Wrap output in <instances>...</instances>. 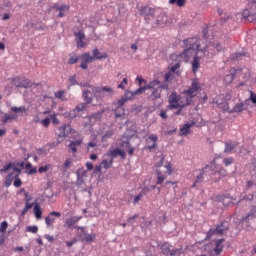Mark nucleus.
<instances>
[{
    "label": "nucleus",
    "instance_id": "f257e3e1",
    "mask_svg": "<svg viewBox=\"0 0 256 256\" xmlns=\"http://www.w3.org/2000/svg\"><path fill=\"white\" fill-rule=\"evenodd\" d=\"M201 90H202V87H201L200 83L196 79H194L191 83V86L188 89L183 91V94L186 99V104H184V105L179 104L178 110L182 111V109L185 106L191 105L192 99L195 98L197 96V93L200 92Z\"/></svg>",
    "mask_w": 256,
    "mask_h": 256
},
{
    "label": "nucleus",
    "instance_id": "f03ea898",
    "mask_svg": "<svg viewBox=\"0 0 256 256\" xmlns=\"http://www.w3.org/2000/svg\"><path fill=\"white\" fill-rule=\"evenodd\" d=\"M182 47L200 51L202 53V56H205L207 53V46L201 47L200 38L198 37H190L188 39L183 40Z\"/></svg>",
    "mask_w": 256,
    "mask_h": 256
},
{
    "label": "nucleus",
    "instance_id": "7ed1b4c3",
    "mask_svg": "<svg viewBox=\"0 0 256 256\" xmlns=\"http://www.w3.org/2000/svg\"><path fill=\"white\" fill-rule=\"evenodd\" d=\"M66 227L67 229H78V231H80L79 239L81 243H86L87 245H90V243H94L96 239V234L95 233L88 234L83 226L67 225Z\"/></svg>",
    "mask_w": 256,
    "mask_h": 256
},
{
    "label": "nucleus",
    "instance_id": "20e7f679",
    "mask_svg": "<svg viewBox=\"0 0 256 256\" xmlns=\"http://www.w3.org/2000/svg\"><path fill=\"white\" fill-rule=\"evenodd\" d=\"M11 83L15 86V88L20 89H29L33 86H40V83H33L31 80L25 77H14L10 79Z\"/></svg>",
    "mask_w": 256,
    "mask_h": 256
},
{
    "label": "nucleus",
    "instance_id": "39448f33",
    "mask_svg": "<svg viewBox=\"0 0 256 256\" xmlns=\"http://www.w3.org/2000/svg\"><path fill=\"white\" fill-rule=\"evenodd\" d=\"M139 14L144 17L147 24H150L156 18V9L145 5L139 9Z\"/></svg>",
    "mask_w": 256,
    "mask_h": 256
},
{
    "label": "nucleus",
    "instance_id": "423d86ee",
    "mask_svg": "<svg viewBox=\"0 0 256 256\" xmlns=\"http://www.w3.org/2000/svg\"><path fill=\"white\" fill-rule=\"evenodd\" d=\"M213 103L222 110L223 113L229 112V100L224 94H220L213 99Z\"/></svg>",
    "mask_w": 256,
    "mask_h": 256
},
{
    "label": "nucleus",
    "instance_id": "0eeeda50",
    "mask_svg": "<svg viewBox=\"0 0 256 256\" xmlns=\"http://www.w3.org/2000/svg\"><path fill=\"white\" fill-rule=\"evenodd\" d=\"M214 167H216L215 159L209 165H206L204 168H202L200 170V174L196 177V180L194 181L193 185L191 186V189H195L197 184H200L204 180L203 175L205 173H207L208 171H212L214 169Z\"/></svg>",
    "mask_w": 256,
    "mask_h": 256
},
{
    "label": "nucleus",
    "instance_id": "6e6552de",
    "mask_svg": "<svg viewBox=\"0 0 256 256\" xmlns=\"http://www.w3.org/2000/svg\"><path fill=\"white\" fill-rule=\"evenodd\" d=\"M14 179V183H13ZM13 183L14 187H21L23 184V181H21V178H19V174H15V172H10L6 177H5V187H11V184Z\"/></svg>",
    "mask_w": 256,
    "mask_h": 256
},
{
    "label": "nucleus",
    "instance_id": "1a4fd4ad",
    "mask_svg": "<svg viewBox=\"0 0 256 256\" xmlns=\"http://www.w3.org/2000/svg\"><path fill=\"white\" fill-rule=\"evenodd\" d=\"M248 7L250 8V11H244L243 17L249 22H254L256 21V0H250Z\"/></svg>",
    "mask_w": 256,
    "mask_h": 256
},
{
    "label": "nucleus",
    "instance_id": "9d476101",
    "mask_svg": "<svg viewBox=\"0 0 256 256\" xmlns=\"http://www.w3.org/2000/svg\"><path fill=\"white\" fill-rule=\"evenodd\" d=\"M215 247L207 251L208 255H216L219 256L223 253L225 238L214 239Z\"/></svg>",
    "mask_w": 256,
    "mask_h": 256
},
{
    "label": "nucleus",
    "instance_id": "9b49d317",
    "mask_svg": "<svg viewBox=\"0 0 256 256\" xmlns=\"http://www.w3.org/2000/svg\"><path fill=\"white\" fill-rule=\"evenodd\" d=\"M171 244L165 246L162 244L161 246V253L165 256H180L182 254V248L170 249Z\"/></svg>",
    "mask_w": 256,
    "mask_h": 256
},
{
    "label": "nucleus",
    "instance_id": "f8f14e48",
    "mask_svg": "<svg viewBox=\"0 0 256 256\" xmlns=\"http://www.w3.org/2000/svg\"><path fill=\"white\" fill-rule=\"evenodd\" d=\"M128 100L123 95L119 100H117L114 105L116 106L115 110V117L120 118L125 115V110L122 108V106L127 102Z\"/></svg>",
    "mask_w": 256,
    "mask_h": 256
},
{
    "label": "nucleus",
    "instance_id": "ddd939ff",
    "mask_svg": "<svg viewBox=\"0 0 256 256\" xmlns=\"http://www.w3.org/2000/svg\"><path fill=\"white\" fill-rule=\"evenodd\" d=\"M81 59L80 68L86 70L88 68V64L94 61V58L90 55V53H83L79 56Z\"/></svg>",
    "mask_w": 256,
    "mask_h": 256
},
{
    "label": "nucleus",
    "instance_id": "4468645a",
    "mask_svg": "<svg viewBox=\"0 0 256 256\" xmlns=\"http://www.w3.org/2000/svg\"><path fill=\"white\" fill-rule=\"evenodd\" d=\"M168 101H169V108L170 109H177L179 107L180 96L176 92H173L169 96Z\"/></svg>",
    "mask_w": 256,
    "mask_h": 256
},
{
    "label": "nucleus",
    "instance_id": "2eb2a0df",
    "mask_svg": "<svg viewBox=\"0 0 256 256\" xmlns=\"http://www.w3.org/2000/svg\"><path fill=\"white\" fill-rule=\"evenodd\" d=\"M134 136V134H129L128 132H125L123 136L120 139V146L124 149L130 148V140Z\"/></svg>",
    "mask_w": 256,
    "mask_h": 256
},
{
    "label": "nucleus",
    "instance_id": "dca6fc26",
    "mask_svg": "<svg viewBox=\"0 0 256 256\" xmlns=\"http://www.w3.org/2000/svg\"><path fill=\"white\" fill-rule=\"evenodd\" d=\"M86 110H87V103H80L69 113V117L71 119H74V118L77 117V115L80 112H83V111H86Z\"/></svg>",
    "mask_w": 256,
    "mask_h": 256
},
{
    "label": "nucleus",
    "instance_id": "f3484780",
    "mask_svg": "<svg viewBox=\"0 0 256 256\" xmlns=\"http://www.w3.org/2000/svg\"><path fill=\"white\" fill-rule=\"evenodd\" d=\"M248 105H249V100H245V101L242 102V103L236 104V105L233 107V109H231V110L228 111V113H229V114L241 113V112H243L244 110L247 109L246 106H248Z\"/></svg>",
    "mask_w": 256,
    "mask_h": 256
},
{
    "label": "nucleus",
    "instance_id": "a211bd4d",
    "mask_svg": "<svg viewBox=\"0 0 256 256\" xmlns=\"http://www.w3.org/2000/svg\"><path fill=\"white\" fill-rule=\"evenodd\" d=\"M185 50L181 53V56L186 59V61L190 60L192 57H196V55H199L201 53L197 49H191V48H184Z\"/></svg>",
    "mask_w": 256,
    "mask_h": 256
},
{
    "label": "nucleus",
    "instance_id": "6ab92c4d",
    "mask_svg": "<svg viewBox=\"0 0 256 256\" xmlns=\"http://www.w3.org/2000/svg\"><path fill=\"white\" fill-rule=\"evenodd\" d=\"M61 213L52 211L48 214V216L45 218L46 225H52L57 221V219H60Z\"/></svg>",
    "mask_w": 256,
    "mask_h": 256
},
{
    "label": "nucleus",
    "instance_id": "aec40b11",
    "mask_svg": "<svg viewBox=\"0 0 256 256\" xmlns=\"http://www.w3.org/2000/svg\"><path fill=\"white\" fill-rule=\"evenodd\" d=\"M103 111H98L96 113H92L91 115L87 116L89 124L94 125L95 122H100L102 120Z\"/></svg>",
    "mask_w": 256,
    "mask_h": 256
},
{
    "label": "nucleus",
    "instance_id": "412c9836",
    "mask_svg": "<svg viewBox=\"0 0 256 256\" xmlns=\"http://www.w3.org/2000/svg\"><path fill=\"white\" fill-rule=\"evenodd\" d=\"M59 134L58 137H67L69 133H71V126L69 124H63L62 126L58 127Z\"/></svg>",
    "mask_w": 256,
    "mask_h": 256
},
{
    "label": "nucleus",
    "instance_id": "4be33fe9",
    "mask_svg": "<svg viewBox=\"0 0 256 256\" xmlns=\"http://www.w3.org/2000/svg\"><path fill=\"white\" fill-rule=\"evenodd\" d=\"M217 199L220 203H223L225 207H229L230 203H232L233 197H231L230 194H222L217 196Z\"/></svg>",
    "mask_w": 256,
    "mask_h": 256
},
{
    "label": "nucleus",
    "instance_id": "5701e85b",
    "mask_svg": "<svg viewBox=\"0 0 256 256\" xmlns=\"http://www.w3.org/2000/svg\"><path fill=\"white\" fill-rule=\"evenodd\" d=\"M215 167L212 169V173H210L209 175H219V178H216L214 180V182H219L222 178L226 177L228 175V172L224 169V168H220L218 171H214Z\"/></svg>",
    "mask_w": 256,
    "mask_h": 256
},
{
    "label": "nucleus",
    "instance_id": "b1692460",
    "mask_svg": "<svg viewBox=\"0 0 256 256\" xmlns=\"http://www.w3.org/2000/svg\"><path fill=\"white\" fill-rule=\"evenodd\" d=\"M254 217H256V206L253 207V209L251 210V213H249L246 217L240 219V223L242 225L244 224L248 225L250 219H254Z\"/></svg>",
    "mask_w": 256,
    "mask_h": 256
},
{
    "label": "nucleus",
    "instance_id": "393cba45",
    "mask_svg": "<svg viewBox=\"0 0 256 256\" xmlns=\"http://www.w3.org/2000/svg\"><path fill=\"white\" fill-rule=\"evenodd\" d=\"M110 155H111V158H116L117 156H120L122 159L126 158V153L120 148H115L111 150Z\"/></svg>",
    "mask_w": 256,
    "mask_h": 256
},
{
    "label": "nucleus",
    "instance_id": "a878e982",
    "mask_svg": "<svg viewBox=\"0 0 256 256\" xmlns=\"http://www.w3.org/2000/svg\"><path fill=\"white\" fill-rule=\"evenodd\" d=\"M92 54L93 56H91V58H93V61L106 59L108 57L106 53L100 54V51L97 48L92 51Z\"/></svg>",
    "mask_w": 256,
    "mask_h": 256
},
{
    "label": "nucleus",
    "instance_id": "bb28decb",
    "mask_svg": "<svg viewBox=\"0 0 256 256\" xmlns=\"http://www.w3.org/2000/svg\"><path fill=\"white\" fill-rule=\"evenodd\" d=\"M77 175V183L81 185L83 183V178L87 175V171L84 170L83 168H80L76 171Z\"/></svg>",
    "mask_w": 256,
    "mask_h": 256
},
{
    "label": "nucleus",
    "instance_id": "cd10ccee",
    "mask_svg": "<svg viewBox=\"0 0 256 256\" xmlns=\"http://www.w3.org/2000/svg\"><path fill=\"white\" fill-rule=\"evenodd\" d=\"M202 56L196 55L192 61V72L196 73L200 68V59Z\"/></svg>",
    "mask_w": 256,
    "mask_h": 256
},
{
    "label": "nucleus",
    "instance_id": "c85d7f7f",
    "mask_svg": "<svg viewBox=\"0 0 256 256\" xmlns=\"http://www.w3.org/2000/svg\"><path fill=\"white\" fill-rule=\"evenodd\" d=\"M108 92V93H112L113 92V89L108 87V86H104V87H95L94 88V94L97 95V94H101L102 92Z\"/></svg>",
    "mask_w": 256,
    "mask_h": 256
},
{
    "label": "nucleus",
    "instance_id": "c756f323",
    "mask_svg": "<svg viewBox=\"0 0 256 256\" xmlns=\"http://www.w3.org/2000/svg\"><path fill=\"white\" fill-rule=\"evenodd\" d=\"M161 93H162L161 89L157 87L156 89H153V90H152V93H151V95L149 96V98H150L152 101H155V100H157V99H159V98L161 97Z\"/></svg>",
    "mask_w": 256,
    "mask_h": 256
},
{
    "label": "nucleus",
    "instance_id": "7c9ffc66",
    "mask_svg": "<svg viewBox=\"0 0 256 256\" xmlns=\"http://www.w3.org/2000/svg\"><path fill=\"white\" fill-rule=\"evenodd\" d=\"M79 40L77 41V45L79 47H84L85 43L83 42V39L85 38V35L82 31H79L78 33L74 34Z\"/></svg>",
    "mask_w": 256,
    "mask_h": 256
},
{
    "label": "nucleus",
    "instance_id": "2f4dec72",
    "mask_svg": "<svg viewBox=\"0 0 256 256\" xmlns=\"http://www.w3.org/2000/svg\"><path fill=\"white\" fill-rule=\"evenodd\" d=\"M193 126L191 123H186L180 128V135H188L190 133V128Z\"/></svg>",
    "mask_w": 256,
    "mask_h": 256
},
{
    "label": "nucleus",
    "instance_id": "473e14b6",
    "mask_svg": "<svg viewBox=\"0 0 256 256\" xmlns=\"http://www.w3.org/2000/svg\"><path fill=\"white\" fill-rule=\"evenodd\" d=\"M242 57H248V54L246 52H237V53H233L230 56V59L235 61V60H240L242 59Z\"/></svg>",
    "mask_w": 256,
    "mask_h": 256
},
{
    "label": "nucleus",
    "instance_id": "72a5a7b5",
    "mask_svg": "<svg viewBox=\"0 0 256 256\" xmlns=\"http://www.w3.org/2000/svg\"><path fill=\"white\" fill-rule=\"evenodd\" d=\"M29 201H31V199H26L25 207L21 211L22 216L27 215V211H29V209H33V203H29Z\"/></svg>",
    "mask_w": 256,
    "mask_h": 256
},
{
    "label": "nucleus",
    "instance_id": "f704fd0d",
    "mask_svg": "<svg viewBox=\"0 0 256 256\" xmlns=\"http://www.w3.org/2000/svg\"><path fill=\"white\" fill-rule=\"evenodd\" d=\"M82 144V140H76V141H72L69 144V149L72 150V152H77V147L80 146Z\"/></svg>",
    "mask_w": 256,
    "mask_h": 256
},
{
    "label": "nucleus",
    "instance_id": "c9c22d12",
    "mask_svg": "<svg viewBox=\"0 0 256 256\" xmlns=\"http://www.w3.org/2000/svg\"><path fill=\"white\" fill-rule=\"evenodd\" d=\"M238 145L237 142L231 143V142H225V153H231L232 150Z\"/></svg>",
    "mask_w": 256,
    "mask_h": 256
},
{
    "label": "nucleus",
    "instance_id": "e433bc0d",
    "mask_svg": "<svg viewBox=\"0 0 256 256\" xmlns=\"http://www.w3.org/2000/svg\"><path fill=\"white\" fill-rule=\"evenodd\" d=\"M70 9L69 5H61L59 11V14L57 15L58 18H62L65 16V12H68Z\"/></svg>",
    "mask_w": 256,
    "mask_h": 256
},
{
    "label": "nucleus",
    "instance_id": "4c0bfd02",
    "mask_svg": "<svg viewBox=\"0 0 256 256\" xmlns=\"http://www.w3.org/2000/svg\"><path fill=\"white\" fill-rule=\"evenodd\" d=\"M160 85L159 80H153L145 85L146 89H152L155 90Z\"/></svg>",
    "mask_w": 256,
    "mask_h": 256
},
{
    "label": "nucleus",
    "instance_id": "58836bf2",
    "mask_svg": "<svg viewBox=\"0 0 256 256\" xmlns=\"http://www.w3.org/2000/svg\"><path fill=\"white\" fill-rule=\"evenodd\" d=\"M213 235H216V229H212L210 228L209 231L206 234L205 239H203L202 241H199L197 243H204V241H208V239H211L213 237Z\"/></svg>",
    "mask_w": 256,
    "mask_h": 256
},
{
    "label": "nucleus",
    "instance_id": "ea45409f",
    "mask_svg": "<svg viewBox=\"0 0 256 256\" xmlns=\"http://www.w3.org/2000/svg\"><path fill=\"white\" fill-rule=\"evenodd\" d=\"M33 211H34V215H35L36 219H41V217H42V210H41L39 204H35L34 205Z\"/></svg>",
    "mask_w": 256,
    "mask_h": 256
},
{
    "label": "nucleus",
    "instance_id": "a19ab883",
    "mask_svg": "<svg viewBox=\"0 0 256 256\" xmlns=\"http://www.w3.org/2000/svg\"><path fill=\"white\" fill-rule=\"evenodd\" d=\"M89 94H90V91L89 90H84L83 91V98H84V101H85V104H90L92 102V98L89 97Z\"/></svg>",
    "mask_w": 256,
    "mask_h": 256
},
{
    "label": "nucleus",
    "instance_id": "79ce46f5",
    "mask_svg": "<svg viewBox=\"0 0 256 256\" xmlns=\"http://www.w3.org/2000/svg\"><path fill=\"white\" fill-rule=\"evenodd\" d=\"M235 76H236V72L234 71V73L226 75L224 78V81L226 82V84H231L235 79Z\"/></svg>",
    "mask_w": 256,
    "mask_h": 256
},
{
    "label": "nucleus",
    "instance_id": "37998d69",
    "mask_svg": "<svg viewBox=\"0 0 256 256\" xmlns=\"http://www.w3.org/2000/svg\"><path fill=\"white\" fill-rule=\"evenodd\" d=\"M80 218H77L76 216H71L66 219L65 225H74V223H77Z\"/></svg>",
    "mask_w": 256,
    "mask_h": 256
},
{
    "label": "nucleus",
    "instance_id": "c03bdc74",
    "mask_svg": "<svg viewBox=\"0 0 256 256\" xmlns=\"http://www.w3.org/2000/svg\"><path fill=\"white\" fill-rule=\"evenodd\" d=\"M123 96H125L127 101H129V100H133L136 95L134 94V91L126 90Z\"/></svg>",
    "mask_w": 256,
    "mask_h": 256
},
{
    "label": "nucleus",
    "instance_id": "a18cd8bd",
    "mask_svg": "<svg viewBox=\"0 0 256 256\" xmlns=\"http://www.w3.org/2000/svg\"><path fill=\"white\" fill-rule=\"evenodd\" d=\"M114 134V131L113 130H109L107 131L101 138V141L102 142H106L109 138L112 137V135Z\"/></svg>",
    "mask_w": 256,
    "mask_h": 256
},
{
    "label": "nucleus",
    "instance_id": "49530a36",
    "mask_svg": "<svg viewBox=\"0 0 256 256\" xmlns=\"http://www.w3.org/2000/svg\"><path fill=\"white\" fill-rule=\"evenodd\" d=\"M187 0H169V3L174 5L176 4L178 7H183Z\"/></svg>",
    "mask_w": 256,
    "mask_h": 256
},
{
    "label": "nucleus",
    "instance_id": "de8ad7c7",
    "mask_svg": "<svg viewBox=\"0 0 256 256\" xmlns=\"http://www.w3.org/2000/svg\"><path fill=\"white\" fill-rule=\"evenodd\" d=\"M15 163L14 162H9L7 165H5L2 169H0V173H6L9 171V169H13Z\"/></svg>",
    "mask_w": 256,
    "mask_h": 256
},
{
    "label": "nucleus",
    "instance_id": "09e8293b",
    "mask_svg": "<svg viewBox=\"0 0 256 256\" xmlns=\"http://www.w3.org/2000/svg\"><path fill=\"white\" fill-rule=\"evenodd\" d=\"M69 85H68V89L71 87V86H75V85H78V82L76 80V75H72L69 77Z\"/></svg>",
    "mask_w": 256,
    "mask_h": 256
},
{
    "label": "nucleus",
    "instance_id": "8fccbe9b",
    "mask_svg": "<svg viewBox=\"0 0 256 256\" xmlns=\"http://www.w3.org/2000/svg\"><path fill=\"white\" fill-rule=\"evenodd\" d=\"M26 231L28 233H37V231H39V227H37V225H32V226H26Z\"/></svg>",
    "mask_w": 256,
    "mask_h": 256
},
{
    "label": "nucleus",
    "instance_id": "3c124183",
    "mask_svg": "<svg viewBox=\"0 0 256 256\" xmlns=\"http://www.w3.org/2000/svg\"><path fill=\"white\" fill-rule=\"evenodd\" d=\"M222 227H224V225H217L215 228L216 235H219L220 237H223V235L225 233L224 229Z\"/></svg>",
    "mask_w": 256,
    "mask_h": 256
},
{
    "label": "nucleus",
    "instance_id": "603ef678",
    "mask_svg": "<svg viewBox=\"0 0 256 256\" xmlns=\"http://www.w3.org/2000/svg\"><path fill=\"white\" fill-rule=\"evenodd\" d=\"M65 91L64 90H59L55 93V97L64 101L66 98L64 97Z\"/></svg>",
    "mask_w": 256,
    "mask_h": 256
},
{
    "label": "nucleus",
    "instance_id": "864d4df0",
    "mask_svg": "<svg viewBox=\"0 0 256 256\" xmlns=\"http://www.w3.org/2000/svg\"><path fill=\"white\" fill-rule=\"evenodd\" d=\"M151 188L149 186H145L142 188L141 192L139 193L140 196L145 197V195H148L150 193Z\"/></svg>",
    "mask_w": 256,
    "mask_h": 256
},
{
    "label": "nucleus",
    "instance_id": "5fc2aeb1",
    "mask_svg": "<svg viewBox=\"0 0 256 256\" xmlns=\"http://www.w3.org/2000/svg\"><path fill=\"white\" fill-rule=\"evenodd\" d=\"M165 180V176L162 175V173L160 171L157 172V185L162 184V182Z\"/></svg>",
    "mask_w": 256,
    "mask_h": 256
},
{
    "label": "nucleus",
    "instance_id": "6e6d98bb",
    "mask_svg": "<svg viewBox=\"0 0 256 256\" xmlns=\"http://www.w3.org/2000/svg\"><path fill=\"white\" fill-rule=\"evenodd\" d=\"M50 123H51V118L49 117H46L41 121L42 126H44L45 128H48Z\"/></svg>",
    "mask_w": 256,
    "mask_h": 256
},
{
    "label": "nucleus",
    "instance_id": "4d7b16f0",
    "mask_svg": "<svg viewBox=\"0 0 256 256\" xmlns=\"http://www.w3.org/2000/svg\"><path fill=\"white\" fill-rule=\"evenodd\" d=\"M50 121H52V124L58 125L60 123L59 119L56 117V114L53 113L50 115Z\"/></svg>",
    "mask_w": 256,
    "mask_h": 256
},
{
    "label": "nucleus",
    "instance_id": "13d9d810",
    "mask_svg": "<svg viewBox=\"0 0 256 256\" xmlns=\"http://www.w3.org/2000/svg\"><path fill=\"white\" fill-rule=\"evenodd\" d=\"M145 90H147L146 85L143 86V87H140V88L136 89V90L133 91V92H134V94H135V96H136V95H141V94H143Z\"/></svg>",
    "mask_w": 256,
    "mask_h": 256
},
{
    "label": "nucleus",
    "instance_id": "bf43d9fd",
    "mask_svg": "<svg viewBox=\"0 0 256 256\" xmlns=\"http://www.w3.org/2000/svg\"><path fill=\"white\" fill-rule=\"evenodd\" d=\"M79 59L80 58L76 57V56L70 57L69 60H68V65L76 64L79 61Z\"/></svg>",
    "mask_w": 256,
    "mask_h": 256
},
{
    "label": "nucleus",
    "instance_id": "052dcab7",
    "mask_svg": "<svg viewBox=\"0 0 256 256\" xmlns=\"http://www.w3.org/2000/svg\"><path fill=\"white\" fill-rule=\"evenodd\" d=\"M15 117L11 114H5L2 123H7L9 120H13Z\"/></svg>",
    "mask_w": 256,
    "mask_h": 256
},
{
    "label": "nucleus",
    "instance_id": "680f3d73",
    "mask_svg": "<svg viewBox=\"0 0 256 256\" xmlns=\"http://www.w3.org/2000/svg\"><path fill=\"white\" fill-rule=\"evenodd\" d=\"M50 167H51L50 164H47V165H45V166H40L39 169H38V172H39V173L47 172Z\"/></svg>",
    "mask_w": 256,
    "mask_h": 256
},
{
    "label": "nucleus",
    "instance_id": "e2e57ef3",
    "mask_svg": "<svg viewBox=\"0 0 256 256\" xmlns=\"http://www.w3.org/2000/svg\"><path fill=\"white\" fill-rule=\"evenodd\" d=\"M247 100H248V102L251 101L253 104H256V94L253 91H251L250 97Z\"/></svg>",
    "mask_w": 256,
    "mask_h": 256
},
{
    "label": "nucleus",
    "instance_id": "0e129e2a",
    "mask_svg": "<svg viewBox=\"0 0 256 256\" xmlns=\"http://www.w3.org/2000/svg\"><path fill=\"white\" fill-rule=\"evenodd\" d=\"M233 162H234V158H233V157H227V158H225L224 161H223V163H224L226 166L231 165Z\"/></svg>",
    "mask_w": 256,
    "mask_h": 256
},
{
    "label": "nucleus",
    "instance_id": "69168bd1",
    "mask_svg": "<svg viewBox=\"0 0 256 256\" xmlns=\"http://www.w3.org/2000/svg\"><path fill=\"white\" fill-rule=\"evenodd\" d=\"M179 67H180V62H176L175 64H172V65H171L170 71H171L172 73H175L176 70H177Z\"/></svg>",
    "mask_w": 256,
    "mask_h": 256
},
{
    "label": "nucleus",
    "instance_id": "338daca9",
    "mask_svg": "<svg viewBox=\"0 0 256 256\" xmlns=\"http://www.w3.org/2000/svg\"><path fill=\"white\" fill-rule=\"evenodd\" d=\"M71 164H72V161H71L70 158H68V159L64 162V164L62 165V167L64 168V170H67V169L71 166Z\"/></svg>",
    "mask_w": 256,
    "mask_h": 256
},
{
    "label": "nucleus",
    "instance_id": "774afa93",
    "mask_svg": "<svg viewBox=\"0 0 256 256\" xmlns=\"http://www.w3.org/2000/svg\"><path fill=\"white\" fill-rule=\"evenodd\" d=\"M127 84H128V80H127V78H124L122 80V82L118 85V88L124 90L126 88L125 85H127Z\"/></svg>",
    "mask_w": 256,
    "mask_h": 256
}]
</instances>
